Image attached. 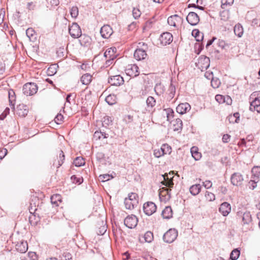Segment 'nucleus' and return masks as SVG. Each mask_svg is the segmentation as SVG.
I'll use <instances>...</instances> for the list:
<instances>
[{
    "instance_id": "f257e3e1",
    "label": "nucleus",
    "mask_w": 260,
    "mask_h": 260,
    "mask_svg": "<svg viewBox=\"0 0 260 260\" xmlns=\"http://www.w3.org/2000/svg\"><path fill=\"white\" fill-rule=\"evenodd\" d=\"M237 216L242 219V230L247 232L251 228L252 217L250 213L248 211L245 212H238Z\"/></svg>"
},
{
    "instance_id": "f03ea898",
    "label": "nucleus",
    "mask_w": 260,
    "mask_h": 260,
    "mask_svg": "<svg viewBox=\"0 0 260 260\" xmlns=\"http://www.w3.org/2000/svg\"><path fill=\"white\" fill-rule=\"evenodd\" d=\"M124 203L127 209L132 210L136 207L139 203V197L137 194L133 192L129 193L128 198L125 199Z\"/></svg>"
},
{
    "instance_id": "7ed1b4c3",
    "label": "nucleus",
    "mask_w": 260,
    "mask_h": 260,
    "mask_svg": "<svg viewBox=\"0 0 260 260\" xmlns=\"http://www.w3.org/2000/svg\"><path fill=\"white\" fill-rule=\"evenodd\" d=\"M253 100L250 102L249 109L251 111H256L260 113V92H254L251 95Z\"/></svg>"
},
{
    "instance_id": "20e7f679",
    "label": "nucleus",
    "mask_w": 260,
    "mask_h": 260,
    "mask_svg": "<svg viewBox=\"0 0 260 260\" xmlns=\"http://www.w3.org/2000/svg\"><path fill=\"white\" fill-rule=\"evenodd\" d=\"M38 86L34 83H27L23 86V93L26 95H32L36 93L38 91Z\"/></svg>"
},
{
    "instance_id": "39448f33",
    "label": "nucleus",
    "mask_w": 260,
    "mask_h": 260,
    "mask_svg": "<svg viewBox=\"0 0 260 260\" xmlns=\"http://www.w3.org/2000/svg\"><path fill=\"white\" fill-rule=\"evenodd\" d=\"M177 236V231L174 229H171L164 234L163 240L166 243H171L176 239Z\"/></svg>"
},
{
    "instance_id": "423d86ee",
    "label": "nucleus",
    "mask_w": 260,
    "mask_h": 260,
    "mask_svg": "<svg viewBox=\"0 0 260 260\" xmlns=\"http://www.w3.org/2000/svg\"><path fill=\"white\" fill-rule=\"evenodd\" d=\"M143 210L146 215L148 216L151 215L155 212L156 206L152 202H148L144 204Z\"/></svg>"
},
{
    "instance_id": "0eeeda50",
    "label": "nucleus",
    "mask_w": 260,
    "mask_h": 260,
    "mask_svg": "<svg viewBox=\"0 0 260 260\" xmlns=\"http://www.w3.org/2000/svg\"><path fill=\"white\" fill-rule=\"evenodd\" d=\"M69 33L73 38H78L81 36V30L79 25L76 23H74L69 27Z\"/></svg>"
},
{
    "instance_id": "6e6552de",
    "label": "nucleus",
    "mask_w": 260,
    "mask_h": 260,
    "mask_svg": "<svg viewBox=\"0 0 260 260\" xmlns=\"http://www.w3.org/2000/svg\"><path fill=\"white\" fill-rule=\"evenodd\" d=\"M138 222V219L137 217L134 215L127 216L124 220L125 225L129 229H133L136 227Z\"/></svg>"
},
{
    "instance_id": "1a4fd4ad",
    "label": "nucleus",
    "mask_w": 260,
    "mask_h": 260,
    "mask_svg": "<svg viewBox=\"0 0 260 260\" xmlns=\"http://www.w3.org/2000/svg\"><path fill=\"white\" fill-rule=\"evenodd\" d=\"M125 71L126 75L130 77H135L139 74V67L135 64H128Z\"/></svg>"
},
{
    "instance_id": "9d476101",
    "label": "nucleus",
    "mask_w": 260,
    "mask_h": 260,
    "mask_svg": "<svg viewBox=\"0 0 260 260\" xmlns=\"http://www.w3.org/2000/svg\"><path fill=\"white\" fill-rule=\"evenodd\" d=\"M159 41L164 46L170 44L173 41V36L169 32H164L160 35Z\"/></svg>"
},
{
    "instance_id": "9b49d317",
    "label": "nucleus",
    "mask_w": 260,
    "mask_h": 260,
    "mask_svg": "<svg viewBox=\"0 0 260 260\" xmlns=\"http://www.w3.org/2000/svg\"><path fill=\"white\" fill-rule=\"evenodd\" d=\"M186 20L191 25H196L200 21V18L198 14L193 12H190L186 17Z\"/></svg>"
},
{
    "instance_id": "f8f14e48",
    "label": "nucleus",
    "mask_w": 260,
    "mask_h": 260,
    "mask_svg": "<svg viewBox=\"0 0 260 260\" xmlns=\"http://www.w3.org/2000/svg\"><path fill=\"white\" fill-rule=\"evenodd\" d=\"M108 82L111 85L120 86L123 84L124 79L120 75L111 76L108 79Z\"/></svg>"
},
{
    "instance_id": "ddd939ff",
    "label": "nucleus",
    "mask_w": 260,
    "mask_h": 260,
    "mask_svg": "<svg viewBox=\"0 0 260 260\" xmlns=\"http://www.w3.org/2000/svg\"><path fill=\"white\" fill-rule=\"evenodd\" d=\"M198 66L202 71L207 70L210 66L209 58L204 56H201L199 59Z\"/></svg>"
},
{
    "instance_id": "4468645a",
    "label": "nucleus",
    "mask_w": 260,
    "mask_h": 260,
    "mask_svg": "<svg viewBox=\"0 0 260 260\" xmlns=\"http://www.w3.org/2000/svg\"><path fill=\"white\" fill-rule=\"evenodd\" d=\"M231 181L233 185L239 186L242 184L243 177L240 173H235L232 175Z\"/></svg>"
},
{
    "instance_id": "2eb2a0df",
    "label": "nucleus",
    "mask_w": 260,
    "mask_h": 260,
    "mask_svg": "<svg viewBox=\"0 0 260 260\" xmlns=\"http://www.w3.org/2000/svg\"><path fill=\"white\" fill-rule=\"evenodd\" d=\"M113 29L109 25H104L100 30V33L103 38L108 39L113 34Z\"/></svg>"
},
{
    "instance_id": "dca6fc26",
    "label": "nucleus",
    "mask_w": 260,
    "mask_h": 260,
    "mask_svg": "<svg viewBox=\"0 0 260 260\" xmlns=\"http://www.w3.org/2000/svg\"><path fill=\"white\" fill-rule=\"evenodd\" d=\"M215 99L219 104L226 103L227 105H230L232 103V100L229 95L223 96L220 94H217Z\"/></svg>"
},
{
    "instance_id": "f3484780",
    "label": "nucleus",
    "mask_w": 260,
    "mask_h": 260,
    "mask_svg": "<svg viewBox=\"0 0 260 260\" xmlns=\"http://www.w3.org/2000/svg\"><path fill=\"white\" fill-rule=\"evenodd\" d=\"M191 109L190 105L187 103H181L176 107V111L182 115L188 112Z\"/></svg>"
},
{
    "instance_id": "a211bd4d",
    "label": "nucleus",
    "mask_w": 260,
    "mask_h": 260,
    "mask_svg": "<svg viewBox=\"0 0 260 260\" xmlns=\"http://www.w3.org/2000/svg\"><path fill=\"white\" fill-rule=\"evenodd\" d=\"M231 211V205L228 202L222 203L219 208V211L224 216H227Z\"/></svg>"
},
{
    "instance_id": "6ab92c4d",
    "label": "nucleus",
    "mask_w": 260,
    "mask_h": 260,
    "mask_svg": "<svg viewBox=\"0 0 260 260\" xmlns=\"http://www.w3.org/2000/svg\"><path fill=\"white\" fill-rule=\"evenodd\" d=\"M15 247L17 251L22 253H25L28 249L27 243L23 240L18 242Z\"/></svg>"
},
{
    "instance_id": "aec40b11",
    "label": "nucleus",
    "mask_w": 260,
    "mask_h": 260,
    "mask_svg": "<svg viewBox=\"0 0 260 260\" xmlns=\"http://www.w3.org/2000/svg\"><path fill=\"white\" fill-rule=\"evenodd\" d=\"M146 51L144 49H137L134 54V57L138 60L145 59L147 56Z\"/></svg>"
},
{
    "instance_id": "412c9836",
    "label": "nucleus",
    "mask_w": 260,
    "mask_h": 260,
    "mask_svg": "<svg viewBox=\"0 0 260 260\" xmlns=\"http://www.w3.org/2000/svg\"><path fill=\"white\" fill-rule=\"evenodd\" d=\"M182 18L177 15H174L170 16L168 19V23L171 26L176 27L177 23H180Z\"/></svg>"
},
{
    "instance_id": "4be33fe9",
    "label": "nucleus",
    "mask_w": 260,
    "mask_h": 260,
    "mask_svg": "<svg viewBox=\"0 0 260 260\" xmlns=\"http://www.w3.org/2000/svg\"><path fill=\"white\" fill-rule=\"evenodd\" d=\"M28 109L27 106L23 104H19L17 107V114L20 117H25L27 115Z\"/></svg>"
},
{
    "instance_id": "5701e85b",
    "label": "nucleus",
    "mask_w": 260,
    "mask_h": 260,
    "mask_svg": "<svg viewBox=\"0 0 260 260\" xmlns=\"http://www.w3.org/2000/svg\"><path fill=\"white\" fill-rule=\"evenodd\" d=\"M162 176L164 178V180L161 182V183L169 187V191L171 190V188H173L174 185V182L173 180L171 179V178H169V176L167 174H165L164 175H162Z\"/></svg>"
},
{
    "instance_id": "b1692460",
    "label": "nucleus",
    "mask_w": 260,
    "mask_h": 260,
    "mask_svg": "<svg viewBox=\"0 0 260 260\" xmlns=\"http://www.w3.org/2000/svg\"><path fill=\"white\" fill-rule=\"evenodd\" d=\"M140 78L143 81V84L146 88L152 86V81L149 77V74H142L141 75Z\"/></svg>"
},
{
    "instance_id": "393cba45",
    "label": "nucleus",
    "mask_w": 260,
    "mask_h": 260,
    "mask_svg": "<svg viewBox=\"0 0 260 260\" xmlns=\"http://www.w3.org/2000/svg\"><path fill=\"white\" fill-rule=\"evenodd\" d=\"M173 129L174 131L180 132L182 129V121L180 118H177L172 121Z\"/></svg>"
},
{
    "instance_id": "a878e982",
    "label": "nucleus",
    "mask_w": 260,
    "mask_h": 260,
    "mask_svg": "<svg viewBox=\"0 0 260 260\" xmlns=\"http://www.w3.org/2000/svg\"><path fill=\"white\" fill-rule=\"evenodd\" d=\"M117 49L115 47H111L108 48L104 53V56L106 58H115L116 55L115 54Z\"/></svg>"
},
{
    "instance_id": "bb28decb",
    "label": "nucleus",
    "mask_w": 260,
    "mask_h": 260,
    "mask_svg": "<svg viewBox=\"0 0 260 260\" xmlns=\"http://www.w3.org/2000/svg\"><path fill=\"white\" fill-rule=\"evenodd\" d=\"M161 215L164 218L170 219L173 216V211L170 206H167L162 211Z\"/></svg>"
},
{
    "instance_id": "cd10ccee",
    "label": "nucleus",
    "mask_w": 260,
    "mask_h": 260,
    "mask_svg": "<svg viewBox=\"0 0 260 260\" xmlns=\"http://www.w3.org/2000/svg\"><path fill=\"white\" fill-rule=\"evenodd\" d=\"M190 152L192 156L196 160H199L202 157V154L199 152L198 148L196 146H193L190 149Z\"/></svg>"
},
{
    "instance_id": "c85d7f7f",
    "label": "nucleus",
    "mask_w": 260,
    "mask_h": 260,
    "mask_svg": "<svg viewBox=\"0 0 260 260\" xmlns=\"http://www.w3.org/2000/svg\"><path fill=\"white\" fill-rule=\"evenodd\" d=\"M202 186L200 184H196L191 185L189 188V191L193 196L198 194L201 190Z\"/></svg>"
},
{
    "instance_id": "c756f323",
    "label": "nucleus",
    "mask_w": 260,
    "mask_h": 260,
    "mask_svg": "<svg viewBox=\"0 0 260 260\" xmlns=\"http://www.w3.org/2000/svg\"><path fill=\"white\" fill-rule=\"evenodd\" d=\"M8 95L10 106L12 109H14V102L15 101V92L13 90H10L8 92Z\"/></svg>"
},
{
    "instance_id": "7c9ffc66",
    "label": "nucleus",
    "mask_w": 260,
    "mask_h": 260,
    "mask_svg": "<svg viewBox=\"0 0 260 260\" xmlns=\"http://www.w3.org/2000/svg\"><path fill=\"white\" fill-rule=\"evenodd\" d=\"M92 76L89 74H84L81 78V81L83 84L88 85L91 81Z\"/></svg>"
},
{
    "instance_id": "2f4dec72",
    "label": "nucleus",
    "mask_w": 260,
    "mask_h": 260,
    "mask_svg": "<svg viewBox=\"0 0 260 260\" xmlns=\"http://www.w3.org/2000/svg\"><path fill=\"white\" fill-rule=\"evenodd\" d=\"M235 34L238 37H241L243 35V29L242 26L240 24H237L234 27V29Z\"/></svg>"
},
{
    "instance_id": "473e14b6",
    "label": "nucleus",
    "mask_w": 260,
    "mask_h": 260,
    "mask_svg": "<svg viewBox=\"0 0 260 260\" xmlns=\"http://www.w3.org/2000/svg\"><path fill=\"white\" fill-rule=\"evenodd\" d=\"M192 34L193 36H194L197 41L200 42L203 40L204 38L203 35V34L201 33V32L198 29L193 30Z\"/></svg>"
},
{
    "instance_id": "72a5a7b5",
    "label": "nucleus",
    "mask_w": 260,
    "mask_h": 260,
    "mask_svg": "<svg viewBox=\"0 0 260 260\" xmlns=\"http://www.w3.org/2000/svg\"><path fill=\"white\" fill-rule=\"evenodd\" d=\"M105 101L110 105H113L116 102V97L114 94H109L106 99Z\"/></svg>"
},
{
    "instance_id": "f704fd0d",
    "label": "nucleus",
    "mask_w": 260,
    "mask_h": 260,
    "mask_svg": "<svg viewBox=\"0 0 260 260\" xmlns=\"http://www.w3.org/2000/svg\"><path fill=\"white\" fill-rule=\"evenodd\" d=\"M51 202L52 204H54L56 206H58V202H61V196L58 194H54L51 197Z\"/></svg>"
},
{
    "instance_id": "c9c22d12",
    "label": "nucleus",
    "mask_w": 260,
    "mask_h": 260,
    "mask_svg": "<svg viewBox=\"0 0 260 260\" xmlns=\"http://www.w3.org/2000/svg\"><path fill=\"white\" fill-rule=\"evenodd\" d=\"M161 150H162V152L164 155L167 154H170L172 152V148L170 146H169L168 144H164L162 145L160 147Z\"/></svg>"
},
{
    "instance_id": "e433bc0d",
    "label": "nucleus",
    "mask_w": 260,
    "mask_h": 260,
    "mask_svg": "<svg viewBox=\"0 0 260 260\" xmlns=\"http://www.w3.org/2000/svg\"><path fill=\"white\" fill-rule=\"evenodd\" d=\"M74 164L76 167H81L85 164V160L82 157H77L74 160Z\"/></svg>"
},
{
    "instance_id": "4c0bfd02",
    "label": "nucleus",
    "mask_w": 260,
    "mask_h": 260,
    "mask_svg": "<svg viewBox=\"0 0 260 260\" xmlns=\"http://www.w3.org/2000/svg\"><path fill=\"white\" fill-rule=\"evenodd\" d=\"M57 72V66L55 64H51L47 70L48 75L52 76Z\"/></svg>"
},
{
    "instance_id": "58836bf2",
    "label": "nucleus",
    "mask_w": 260,
    "mask_h": 260,
    "mask_svg": "<svg viewBox=\"0 0 260 260\" xmlns=\"http://www.w3.org/2000/svg\"><path fill=\"white\" fill-rule=\"evenodd\" d=\"M240 254V251L237 249H235L232 251L230 255L231 260H237Z\"/></svg>"
},
{
    "instance_id": "ea45409f",
    "label": "nucleus",
    "mask_w": 260,
    "mask_h": 260,
    "mask_svg": "<svg viewBox=\"0 0 260 260\" xmlns=\"http://www.w3.org/2000/svg\"><path fill=\"white\" fill-rule=\"evenodd\" d=\"M229 120L230 123H238L239 120V113H235L233 116H229Z\"/></svg>"
},
{
    "instance_id": "a19ab883",
    "label": "nucleus",
    "mask_w": 260,
    "mask_h": 260,
    "mask_svg": "<svg viewBox=\"0 0 260 260\" xmlns=\"http://www.w3.org/2000/svg\"><path fill=\"white\" fill-rule=\"evenodd\" d=\"M146 103L148 107L152 108L155 105V100L153 97L150 96L147 98Z\"/></svg>"
},
{
    "instance_id": "79ce46f5",
    "label": "nucleus",
    "mask_w": 260,
    "mask_h": 260,
    "mask_svg": "<svg viewBox=\"0 0 260 260\" xmlns=\"http://www.w3.org/2000/svg\"><path fill=\"white\" fill-rule=\"evenodd\" d=\"M144 239L146 242H151L153 239V233L150 231L147 232L144 235Z\"/></svg>"
},
{
    "instance_id": "37998d69",
    "label": "nucleus",
    "mask_w": 260,
    "mask_h": 260,
    "mask_svg": "<svg viewBox=\"0 0 260 260\" xmlns=\"http://www.w3.org/2000/svg\"><path fill=\"white\" fill-rule=\"evenodd\" d=\"M205 198L207 201L212 202L215 200V196L214 193L206 191L205 195Z\"/></svg>"
},
{
    "instance_id": "c03bdc74",
    "label": "nucleus",
    "mask_w": 260,
    "mask_h": 260,
    "mask_svg": "<svg viewBox=\"0 0 260 260\" xmlns=\"http://www.w3.org/2000/svg\"><path fill=\"white\" fill-rule=\"evenodd\" d=\"M252 173H253V177L252 178H258L260 174V167H254L252 169Z\"/></svg>"
},
{
    "instance_id": "a18cd8bd",
    "label": "nucleus",
    "mask_w": 260,
    "mask_h": 260,
    "mask_svg": "<svg viewBox=\"0 0 260 260\" xmlns=\"http://www.w3.org/2000/svg\"><path fill=\"white\" fill-rule=\"evenodd\" d=\"M211 85L214 88H217L220 85V81L218 78H213L211 81Z\"/></svg>"
},
{
    "instance_id": "49530a36",
    "label": "nucleus",
    "mask_w": 260,
    "mask_h": 260,
    "mask_svg": "<svg viewBox=\"0 0 260 260\" xmlns=\"http://www.w3.org/2000/svg\"><path fill=\"white\" fill-rule=\"evenodd\" d=\"M26 9L28 11H34L37 9V3L36 2H28L26 5Z\"/></svg>"
},
{
    "instance_id": "de8ad7c7",
    "label": "nucleus",
    "mask_w": 260,
    "mask_h": 260,
    "mask_svg": "<svg viewBox=\"0 0 260 260\" xmlns=\"http://www.w3.org/2000/svg\"><path fill=\"white\" fill-rule=\"evenodd\" d=\"M249 182V187L250 189L253 190L256 187V183L258 181V178H253Z\"/></svg>"
},
{
    "instance_id": "09e8293b",
    "label": "nucleus",
    "mask_w": 260,
    "mask_h": 260,
    "mask_svg": "<svg viewBox=\"0 0 260 260\" xmlns=\"http://www.w3.org/2000/svg\"><path fill=\"white\" fill-rule=\"evenodd\" d=\"M132 14L133 17L135 19H137L140 17L141 15V12L138 8H134L132 11Z\"/></svg>"
},
{
    "instance_id": "8fccbe9b",
    "label": "nucleus",
    "mask_w": 260,
    "mask_h": 260,
    "mask_svg": "<svg viewBox=\"0 0 260 260\" xmlns=\"http://www.w3.org/2000/svg\"><path fill=\"white\" fill-rule=\"evenodd\" d=\"M221 19L224 21H226L229 18V13L227 11H223L220 14Z\"/></svg>"
},
{
    "instance_id": "3c124183",
    "label": "nucleus",
    "mask_w": 260,
    "mask_h": 260,
    "mask_svg": "<svg viewBox=\"0 0 260 260\" xmlns=\"http://www.w3.org/2000/svg\"><path fill=\"white\" fill-rule=\"evenodd\" d=\"M26 34L27 36L31 40V39H33V37L35 34V30L32 28H28L26 30Z\"/></svg>"
},
{
    "instance_id": "603ef678",
    "label": "nucleus",
    "mask_w": 260,
    "mask_h": 260,
    "mask_svg": "<svg viewBox=\"0 0 260 260\" xmlns=\"http://www.w3.org/2000/svg\"><path fill=\"white\" fill-rule=\"evenodd\" d=\"M153 155L157 158H159L164 155L161 148L154 149L153 150Z\"/></svg>"
},
{
    "instance_id": "864d4df0",
    "label": "nucleus",
    "mask_w": 260,
    "mask_h": 260,
    "mask_svg": "<svg viewBox=\"0 0 260 260\" xmlns=\"http://www.w3.org/2000/svg\"><path fill=\"white\" fill-rule=\"evenodd\" d=\"M64 157L65 156L62 150H60L59 154V159L58 160V166L57 168L60 167L63 163Z\"/></svg>"
},
{
    "instance_id": "5fc2aeb1",
    "label": "nucleus",
    "mask_w": 260,
    "mask_h": 260,
    "mask_svg": "<svg viewBox=\"0 0 260 260\" xmlns=\"http://www.w3.org/2000/svg\"><path fill=\"white\" fill-rule=\"evenodd\" d=\"M63 116L61 114H58L54 118L55 122L58 124H60L63 122Z\"/></svg>"
},
{
    "instance_id": "6e6d98bb",
    "label": "nucleus",
    "mask_w": 260,
    "mask_h": 260,
    "mask_svg": "<svg viewBox=\"0 0 260 260\" xmlns=\"http://www.w3.org/2000/svg\"><path fill=\"white\" fill-rule=\"evenodd\" d=\"M71 180L73 183L80 184L83 182L82 178H78L76 175H73L71 177Z\"/></svg>"
},
{
    "instance_id": "4d7b16f0",
    "label": "nucleus",
    "mask_w": 260,
    "mask_h": 260,
    "mask_svg": "<svg viewBox=\"0 0 260 260\" xmlns=\"http://www.w3.org/2000/svg\"><path fill=\"white\" fill-rule=\"evenodd\" d=\"M71 15L72 17L76 18L78 15V8L77 7H73L71 10Z\"/></svg>"
},
{
    "instance_id": "13d9d810",
    "label": "nucleus",
    "mask_w": 260,
    "mask_h": 260,
    "mask_svg": "<svg viewBox=\"0 0 260 260\" xmlns=\"http://www.w3.org/2000/svg\"><path fill=\"white\" fill-rule=\"evenodd\" d=\"M112 120L111 117L108 116H105L103 118V125H106V126L107 125H109V124L112 122Z\"/></svg>"
},
{
    "instance_id": "bf43d9fd",
    "label": "nucleus",
    "mask_w": 260,
    "mask_h": 260,
    "mask_svg": "<svg viewBox=\"0 0 260 260\" xmlns=\"http://www.w3.org/2000/svg\"><path fill=\"white\" fill-rule=\"evenodd\" d=\"M28 255L31 260H38V256L35 252H29Z\"/></svg>"
},
{
    "instance_id": "052dcab7",
    "label": "nucleus",
    "mask_w": 260,
    "mask_h": 260,
    "mask_svg": "<svg viewBox=\"0 0 260 260\" xmlns=\"http://www.w3.org/2000/svg\"><path fill=\"white\" fill-rule=\"evenodd\" d=\"M93 138L96 140L101 139L102 138V132L96 131L94 133Z\"/></svg>"
},
{
    "instance_id": "680f3d73",
    "label": "nucleus",
    "mask_w": 260,
    "mask_h": 260,
    "mask_svg": "<svg viewBox=\"0 0 260 260\" xmlns=\"http://www.w3.org/2000/svg\"><path fill=\"white\" fill-rule=\"evenodd\" d=\"M108 59L105 62V67L106 68H107L108 67H109L110 65H111L113 62H114V60L115 59V58H107Z\"/></svg>"
},
{
    "instance_id": "e2e57ef3",
    "label": "nucleus",
    "mask_w": 260,
    "mask_h": 260,
    "mask_svg": "<svg viewBox=\"0 0 260 260\" xmlns=\"http://www.w3.org/2000/svg\"><path fill=\"white\" fill-rule=\"evenodd\" d=\"M8 151L6 148H3L0 150V159H2L7 154Z\"/></svg>"
},
{
    "instance_id": "0e129e2a",
    "label": "nucleus",
    "mask_w": 260,
    "mask_h": 260,
    "mask_svg": "<svg viewBox=\"0 0 260 260\" xmlns=\"http://www.w3.org/2000/svg\"><path fill=\"white\" fill-rule=\"evenodd\" d=\"M203 186L207 189L212 187V183L210 180H206L205 182H203Z\"/></svg>"
},
{
    "instance_id": "69168bd1",
    "label": "nucleus",
    "mask_w": 260,
    "mask_h": 260,
    "mask_svg": "<svg viewBox=\"0 0 260 260\" xmlns=\"http://www.w3.org/2000/svg\"><path fill=\"white\" fill-rule=\"evenodd\" d=\"M100 178L102 180V181L104 182L109 180L110 179V176L108 174H105L100 175Z\"/></svg>"
},
{
    "instance_id": "338daca9",
    "label": "nucleus",
    "mask_w": 260,
    "mask_h": 260,
    "mask_svg": "<svg viewBox=\"0 0 260 260\" xmlns=\"http://www.w3.org/2000/svg\"><path fill=\"white\" fill-rule=\"evenodd\" d=\"M231 138V136L228 134H224L223 135L222 140L223 143H228L230 139Z\"/></svg>"
},
{
    "instance_id": "774afa93",
    "label": "nucleus",
    "mask_w": 260,
    "mask_h": 260,
    "mask_svg": "<svg viewBox=\"0 0 260 260\" xmlns=\"http://www.w3.org/2000/svg\"><path fill=\"white\" fill-rule=\"evenodd\" d=\"M96 158L99 160H102L105 159V154L102 152H98L96 155Z\"/></svg>"
}]
</instances>
